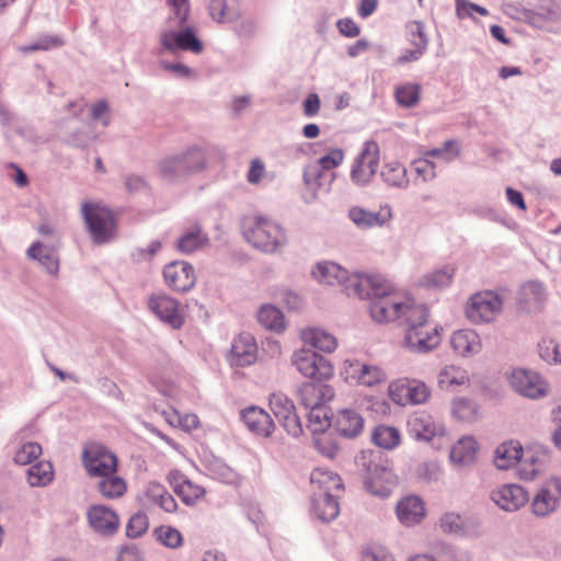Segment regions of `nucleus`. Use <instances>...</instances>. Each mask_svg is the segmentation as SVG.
<instances>
[{"mask_svg":"<svg viewBox=\"0 0 561 561\" xmlns=\"http://www.w3.org/2000/svg\"><path fill=\"white\" fill-rule=\"evenodd\" d=\"M398 477L389 461L378 457L369 462L365 477V486L376 496L388 497L398 486Z\"/></svg>","mask_w":561,"mask_h":561,"instance_id":"0eeeda50","label":"nucleus"},{"mask_svg":"<svg viewBox=\"0 0 561 561\" xmlns=\"http://www.w3.org/2000/svg\"><path fill=\"white\" fill-rule=\"evenodd\" d=\"M508 380L512 388L524 397L537 399L548 393L547 382L535 371L517 368Z\"/></svg>","mask_w":561,"mask_h":561,"instance_id":"f3484780","label":"nucleus"},{"mask_svg":"<svg viewBox=\"0 0 561 561\" xmlns=\"http://www.w3.org/2000/svg\"><path fill=\"white\" fill-rule=\"evenodd\" d=\"M159 541L169 548H179L183 543L181 533L171 526H161L157 529Z\"/></svg>","mask_w":561,"mask_h":561,"instance_id":"680f3d73","label":"nucleus"},{"mask_svg":"<svg viewBox=\"0 0 561 561\" xmlns=\"http://www.w3.org/2000/svg\"><path fill=\"white\" fill-rule=\"evenodd\" d=\"M403 323L405 324L404 341L410 350L428 352L439 345L440 333L437 325L430 321V312L424 305L416 302Z\"/></svg>","mask_w":561,"mask_h":561,"instance_id":"f257e3e1","label":"nucleus"},{"mask_svg":"<svg viewBox=\"0 0 561 561\" xmlns=\"http://www.w3.org/2000/svg\"><path fill=\"white\" fill-rule=\"evenodd\" d=\"M345 381L363 387H375L387 380L386 371L375 365H368L358 359H346L341 371Z\"/></svg>","mask_w":561,"mask_h":561,"instance_id":"4468645a","label":"nucleus"},{"mask_svg":"<svg viewBox=\"0 0 561 561\" xmlns=\"http://www.w3.org/2000/svg\"><path fill=\"white\" fill-rule=\"evenodd\" d=\"M439 527L447 534H460L465 528L463 518L459 514L446 513L440 517Z\"/></svg>","mask_w":561,"mask_h":561,"instance_id":"e2e57ef3","label":"nucleus"},{"mask_svg":"<svg viewBox=\"0 0 561 561\" xmlns=\"http://www.w3.org/2000/svg\"><path fill=\"white\" fill-rule=\"evenodd\" d=\"M81 214L95 243H106L114 238L116 221L107 207L88 202L82 204Z\"/></svg>","mask_w":561,"mask_h":561,"instance_id":"7ed1b4c3","label":"nucleus"},{"mask_svg":"<svg viewBox=\"0 0 561 561\" xmlns=\"http://www.w3.org/2000/svg\"><path fill=\"white\" fill-rule=\"evenodd\" d=\"M400 433L396 427L379 425L373 433L374 443L385 449H392L400 444Z\"/></svg>","mask_w":561,"mask_h":561,"instance_id":"8fccbe9b","label":"nucleus"},{"mask_svg":"<svg viewBox=\"0 0 561 561\" xmlns=\"http://www.w3.org/2000/svg\"><path fill=\"white\" fill-rule=\"evenodd\" d=\"M469 380L467 370L455 365L445 366L437 376V385L440 390H454L467 385Z\"/></svg>","mask_w":561,"mask_h":561,"instance_id":"e433bc0d","label":"nucleus"},{"mask_svg":"<svg viewBox=\"0 0 561 561\" xmlns=\"http://www.w3.org/2000/svg\"><path fill=\"white\" fill-rule=\"evenodd\" d=\"M42 455V446L37 443H25L15 453L14 461L18 465L26 466Z\"/></svg>","mask_w":561,"mask_h":561,"instance_id":"6e6d98bb","label":"nucleus"},{"mask_svg":"<svg viewBox=\"0 0 561 561\" xmlns=\"http://www.w3.org/2000/svg\"><path fill=\"white\" fill-rule=\"evenodd\" d=\"M460 147L455 140H447L444 142L442 148L432 149L426 151L424 156L428 159L430 157L440 158L445 161H451L459 156Z\"/></svg>","mask_w":561,"mask_h":561,"instance_id":"052dcab7","label":"nucleus"},{"mask_svg":"<svg viewBox=\"0 0 561 561\" xmlns=\"http://www.w3.org/2000/svg\"><path fill=\"white\" fill-rule=\"evenodd\" d=\"M310 482L316 489L320 491V494H339L343 490L340 476L323 468H316L311 472Z\"/></svg>","mask_w":561,"mask_h":561,"instance_id":"f704fd0d","label":"nucleus"},{"mask_svg":"<svg viewBox=\"0 0 561 561\" xmlns=\"http://www.w3.org/2000/svg\"><path fill=\"white\" fill-rule=\"evenodd\" d=\"M149 528V520L146 514L136 513L134 514L126 526V534L130 538H138L146 534Z\"/></svg>","mask_w":561,"mask_h":561,"instance_id":"bf43d9fd","label":"nucleus"},{"mask_svg":"<svg viewBox=\"0 0 561 561\" xmlns=\"http://www.w3.org/2000/svg\"><path fill=\"white\" fill-rule=\"evenodd\" d=\"M163 278L169 288L185 293L191 290L197 280L195 268L185 261H174L163 268Z\"/></svg>","mask_w":561,"mask_h":561,"instance_id":"a211bd4d","label":"nucleus"},{"mask_svg":"<svg viewBox=\"0 0 561 561\" xmlns=\"http://www.w3.org/2000/svg\"><path fill=\"white\" fill-rule=\"evenodd\" d=\"M207 242V236L202 232L198 226H195L178 239L176 249L184 254H190L204 248Z\"/></svg>","mask_w":561,"mask_h":561,"instance_id":"ea45409f","label":"nucleus"},{"mask_svg":"<svg viewBox=\"0 0 561 561\" xmlns=\"http://www.w3.org/2000/svg\"><path fill=\"white\" fill-rule=\"evenodd\" d=\"M290 362L305 378L318 382L330 380L334 375V368L331 362L309 348L295 351Z\"/></svg>","mask_w":561,"mask_h":561,"instance_id":"39448f33","label":"nucleus"},{"mask_svg":"<svg viewBox=\"0 0 561 561\" xmlns=\"http://www.w3.org/2000/svg\"><path fill=\"white\" fill-rule=\"evenodd\" d=\"M54 479V469L50 462L39 461L27 471V481L32 486H45Z\"/></svg>","mask_w":561,"mask_h":561,"instance_id":"de8ad7c7","label":"nucleus"},{"mask_svg":"<svg viewBox=\"0 0 561 561\" xmlns=\"http://www.w3.org/2000/svg\"><path fill=\"white\" fill-rule=\"evenodd\" d=\"M138 500L147 508L159 507L165 513H174L179 505L173 495L160 482L149 481L145 484Z\"/></svg>","mask_w":561,"mask_h":561,"instance_id":"412c9836","label":"nucleus"},{"mask_svg":"<svg viewBox=\"0 0 561 561\" xmlns=\"http://www.w3.org/2000/svg\"><path fill=\"white\" fill-rule=\"evenodd\" d=\"M87 517L90 526L104 535H112L119 527L118 515L105 505H92L87 512Z\"/></svg>","mask_w":561,"mask_h":561,"instance_id":"b1692460","label":"nucleus"},{"mask_svg":"<svg viewBox=\"0 0 561 561\" xmlns=\"http://www.w3.org/2000/svg\"><path fill=\"white\" fill-rule=\"evenodd\" d=\"M332 397V388L323 383L305 382L299 389V399L307 409L324 405Z\"/></svg>","mask_w":561,"mask_h":561,"instance_id":"cd10ccee","label":"nucleus"},{"mask_svg":"<svg viewBox=\"0 0 561 561\" xmlns=\"http://www.w3.org/2000/svg\"><path fill=\"white\" fill-rule=\"evenodd\" d=\"M170 15L168 18L169 27L184 26L188 23L190 1L188 0H168Z\"/></svg>","mask_w":561,"mask_h":561,"instance_id":"09e8293b","label":"nucleus"},{"mask_svg":"<svg viewBox=\"0 0 561 561\" xmlns=\"http://www.w3.org/2000/svg\"><path fill=\"white\" fill-rule=\"evenodd\" d=\"M337 496L339 494L336 493H328L319 494L314 499V512L321 520L331 522L337 517L340 513Z\"/></svg>","mask_w":561,"mask_h":561,"instance_id":"58836bf2","label":"nucleus"},{"mask_svg":"<svg viewBox=\"0 0 561 561\" xmlns=\"http://www.w3.org/2000/svg\"><path fill=\"white\" fill-rule=\"evenodd\" d=\"M539 354L548 363H561V344L552 339H543L539 343Z\"/></svg>","mask_w":561,"mask_h":561,"instance_id":"4d7b16f0","label":"nucleus"},{"mask_svg":"<svg viewBox=\"0 0 561 561\" xmlns=\"http://www.w3.org/2000/svg\"><path fill=\"white\" fill-rule=\"evenodd\" d=\"M407 28L410 34V41L413 47H417L425 50L427 46V39L424 34L423 24L417 21H412L407 25Z\"/></svg>","mask_w":561,"mask_h":561,"instance_id":"338daca9","label":"nucleus"},{"mask_svg":"<svg viewBox=\"0 0 561 561\" xmlns=\"http://www.w3.org/2000/svg\"><path fill=\"white\" fill-rule=\"evenodd\" d=\"M178 157L181 161L180 168H182L184 176L198 172L206 165L205 153L198 148H191Z\"/></svg>","mask_w":561,"mask_h":561,"instance_id":"c03bdc74","label":"nucleus"},{"mask_svg":"<svg viewBox=\"0 0 561 561\" xmlns=\"http://www.w3.org/2000/svg\"><path fill=\"white\" fill-rule=\"evenodd\" d=\"M451 414L459 421L471 422L477 419V405L467 399L457 398L451 403Z\"/></svg>","mask_w":561,"mask_h":561,"instance_id":"603ef678","label":"nucleus"},{"mask_svg":"<svg viewBox=\"0 0 561 561\" xmlns=\"http://www.w3.org/2000/svg\"><path fill=\"white\" fill-rule=\"evenodd\" d=\"M31 259L37 260L50 274H56L59 268V262L53 249L36 242L27 250Z\"/></svg>","mask_w":561,"mask_h":561,"instance_id":"a19ab883","label":"nucleus"},{"mask_svg":"<svg viewBox=\"0 0 561 561\" xmlns=\"http://www.w3.org/2000/svg\"><path fill=\"white\" fill-rule=\"evenodd\" d=\"M478 449L474 438L462 437L453 446L450 459L459 465L472 463L477 458Z\"/></svg>","mask_w":561,"mask_h":561,"instance_id":"4c0bfd02","label":"nucleus"},{"mask_svg":"<svg viewBox=\"0 0 561 561\" xmlns=\"http://www.w3.org/2000/svg\"><path fill=\"white\" fill-rule=\"evenodd\" d=\"M428 385L420 379L399 378L388 387L389 399L401 407L425 404L431 398Z\"/></svg>","mask_w":561,"mask_h":561,"instance_id":"20e7f679","label":"nucleus"},{"mask_svg":"<svg viewBox=\"0 0 561 561\" xmlns=\"http://www.w3.org/2000/svg\"><path fill=\"white\" fill-rule=\"evenodd\" d=\"M309 422L313 426V432L324 431L329 425L328 411L324 405L309 409Z\"/></svg>","mask_w":561,"mask_h":561,"instance_id":"69168bd1","label":"nucleus"},{"mask_svg":"<svg viewBox=\"0 0 561 561\" xmlns=\"http://www.w3.org/2000/svg\"><path fill=\"white\" fill-rule=\"evenodd\" d=\"M421 85L415 83H405L396 89L397 102L405 107H412L420 101Z\"/></svg>","mask_w":561,"mask_h":561,"instance_id":"864d4df0","label":"nucleus"},{"mask_svg":"<svg viewBox=\"0 0 561 561\" xmlns=\"http://www.w3.org/2000/svg\"><path fill=\"white\" fill-rule=\"evenodd\" d=\"M257 347L250 334H240L233 340L229 360L231 365L244 367L256 359Z\"/></svg>","mask_w":561,"mask_h":561,"instance_id":"a878e982","label":"nucleus"},{"mask_svg":"<svg viewBox=\"0 0 561 561\" xmlns=\"http://www.w3.org/2000/svg\"><path fill=\"white\" fill-rule=\"evenodd\" d=\"M519 461L518 473L523 480H534L545 469V460L540 456L531 455Z\"/></svg>","mask_w":561,"mask_h":561,"instance_id":"3c124183","label":"nucleus"},{"mask_svg":"<svg viewBox=\"0 0 561 561\" xmlns=\"http://www.w3.org/2000/svg\"><path fill=\"white\" fill-rule=\"evenodd\" d=\"M82 463L90 477H107L116 473L117 458L105 446L87 444L82 451Z\"/></svg>","mask_w":561,"mask_h":561,"instance_id":"9d476101","label":"nucleus"},{"mask_svg":"<svg viewBox=\"0 0 561 561\" xmlns=\"http://www.w3.org/2000/svg\"><path fill=\"white\" fill-rule=\"evenodd\" d=\"M416 301L409 297H403L397 293H392L373 300L370 304L371 318L377 322H390L401 320L402 322L410 313V309L414 308Z\"/></svg>","mask_w":561,"mask_h":561,"instance_id":"423d86ee","label":"nucleus"},{"mask_svg":"<svg viewBox=\"0 0 561 561\" xmlns=\"http://www.w3.org/2000/svg\"><path fill=\"white\" fill-rule=\"evenodd\" d=\"M245 239L263 252L273 253L285 245L287 239L283 228L270 218L256 216L244 231Z\"/></svg>","mask_w":561,"mask_h":561,"instance_id":"f03ea898","label":"nucleus"},{"mask_svg":"<svg viewBox=\"0 0 561 561\" xmlns=\"http://www.w3.org/2000/svg\"><path fill=\"white\" fill-rule=\"evenodd\" d=\"M450 344L460 356H470L479 353L481 341L477 332L469 329L458 330L453 333Z\"/></svg>","mask_w":561,"mask_h":561,"instance_id":"2f4dec72","label":"nucleus"},{"mask_svg":"<svg viewBox=\"0 0 561 561\" xmlns=\"http://www.w3.org/2000/svg\"><path fill=\"white\" fill-rule=\"evenodd\" d=\"M561 502V479L550 478L535 494L530 510L537 517H547L557 511Z\"/></svg>","mask_w":561,"mask_h":561,"instance_id":"dca6fc26","label":"nucleus"},{"mask_svg":"<svg viewBox=\"0 0 561 561\" xmlns=\"http://www.w3.org/2000/svg\"><path fill=\"white\" fill-rule=\"evenodd\" d=\"M523 447L517 440H508L495 449L494 463L499 469L506 470L522 460Z\"/></svg>","mask_w":561,"mask_h":561,"instance_id":"72a5a7b5","label":"nucleus"},{"mask_svg":"<svg viewBox=\"0 0 561 561\" xmlns=\"http://www.w3.org/2000/svg\"><path fill=\"white\" fill-rule=\"evenodd\" d=\"M168 421L171 425L181 427L186 432L194 431L199 427V420L196 414H180L178 411L169 413Z\"/></svg>","mask_w":561,"mask_h":561,"instance_id":"13d9d810","label":"nucleus"},{"mask_svg":"<svg viewBox=\"0 0 561 561\" xmlns=\"http://www.w3.org/2000/svg\"><path fill=\"white\" fill-rule=\"evenodd\" d=\"M502 310V299L493 291H480L470 297L466 316L472 323L490 322Z\"/></svg>","mask_w":561,"mask_h":561,"instance_id":"f8f14e48","label":"nucleus"},{"mask_svg":"<svg viewBox=\"0 0 561 561\" xmlns=\"http://www.w3.org/2000/svg\"><path fill=\"white\" fill-rule=\"evenodd\" d=\"M180 165L181 161L178 156L167 157L159 163V173L167 181L184 178Z\"/></svg>","mask_w":561,"mask_h":561,"instance_id":"5fc2aeb1","label":"nucleus"},{"mask_svg":"<svg viewBox=\"0 0 561 561\" xmlns=\"http://www.w3.org/2000/svg\"><path fill=\"white\" fill-rule=\"evenodd\" d=\"M300 336L305 343L324 353H332L337 347L335 336L318 328L304 329L300 332Z\"/></svg>","mask_w":561,"mask_h":561,"instance_id":"c9c22d12","label":"nucleus"},{"mask_svg":"<svg viewBox=\"0 0 561 561\" xmlns=\"http://www.w3.org/2000/svg\"><path fill=\"white\" fill-rule=\"evenodd\" d=\"M380 162V148L374 140L364 142L360 152L354 159L350 176L357 186H366L374 180Z\"/></svg>","mask_w":561,"mask_h":561,"instance_id":"6e6552de","label":"nucleus"},{"mask_svg":"<svg viewBox=\"0 0 561 561\" xmlns=\"http://www.w3.org/2000/svg\"><path fill=\"white\" fill-rule=\"evenodd\" d=\"M160 44L170 53L184 50L201 54L204 49L202 41L196 36L195 28L191 24L169 27L161 33Z\"/></svg>","mask_w":561,"mask_h":561,"instance_id":"9b49d317","label":"nucleus"},{"mask_svg":"<svg viewBox=\"0 0 561 561\" xmlns=\"http://www.w3.org/2000/svg\"><path fill=\"white\" fill-rule=\"evenodd\" d=\"M380 174L382 180L390 186L402 188L409 184L407 170L398 161L386 162Z\"/></svg>","mask_w":561,"mask_h":561,"instance_id":"79ce46f5","label":"nucleus"},{"mask_svg":"<svg viewBox=\"0 0 561 561\" xmlns=\"http://www.w3.org/2000/svg\"><path fill=\"white\" fill-rule=\"evenodd\" d=\"M165 480L173 489L174 493L187 506L198 504L204 501L207 495V490L204 485L190 479L179 469H171Z\"/></svg>","mask_w":561,"mask_h":561,"instance_id":"2eb2a0df","label":"nucleus"},{"mask_svg":"<svg viewBox=\"0 0 561 561\" xmlns=\"http://www.w3.org/2000/svg\"><path fill=\"white\" fill-rule=\"evenodd\" d=\"M245 426L254 434L268 437L274 428V422L270 414L259 407H249L241 412Z\"/></svg>","mask_w":561,"mask_h":561,"instance_id":"393cba45","label":"nucleus"},{"mask_svg":"<svg viewBox=\"0 0 561 561\" xmlns=\"http://www.w3.org/2000/svg\"><path fill=\"white\" fill-rule=\"evenodd\" d=\"M348 218L358 228L370 229L389 225L393 218V213L389 205L380 206L377 211L354 206L348 210Z\"/></svg>","mask_w":561,"mask_h":561,"instance_id":"4be33fe9","label":"nucleus"},{"mask_svg":"<svg viewBox=\"0 0 561 561\" xmlns=\"http://www.w3.org/2000/svg\"><path fill=\"white\" fill-rule=\"evenodd\" d=\"M397 516L407 526L419 524L425 517L423 501L412 495L402 499L397 504Z\"/></svg>","mask_w":561,"mask_h":561,"instance_id":"c85d7f7f","label":"nucleus"},{"mask_svg":"<svg viewBox=\"0 0 561 561\" xmlns=\"http://www.w3.org/2000/svg\"><path fill=\"white\" fill-rule=\"evenodd\" d=\"M148 307L161 321L174 329L181 328L184 323V316L179 301L168 294L152 295L148 300Z\"/></svg>","mask_w":561,"mask_h":561,"instance_id":"aec40b11","label":"nucleus"},{"mask_svg":"<svg viewBox=\"0 0 561 561\" xmlns=\"http://www.w3.org/2000/svg\"><path fill=\"white\" fill-rule=\"evenodd\" d=\"M453 274V272L447 270L435 271L424 277L423 284L427 288L446 287L450 284Z\"/></svg>","mask_w":561,"mask_h":561,"instance_id":"0e129e2a","label":"nucleus"},{"mask_svg":"<svg viewBox=\"0 0 561 561\" xmlns=\"http://www.w3.org/2000/svg\"><path fill=\"white\" fill-rule=\"evenodd\" d=\"M492 501L502 510L515 512L528 502V493L517 484H503L491 493Z\"/></svg>","mask_w":561,"mask_h":561,"instance_id":"5701e85b","label":"nucleus"},{"mask_svg":"<svg viewBox=\"0 0 561 561\" xmlns=\"http://www.w3.org/2000/svg\"><path fill=\"white\" fill-rule=\"evenodd\" d=\"M208 11L210 18L221 24L233 23L241 18L237 0H210Z\"/></svg>","mask_w":561,"mask_h":561,"instance_id":"473e14b6","label":"nucleus"},{"mask_svg":"<svg viewBox=\"0 0 561 561\" xmlns=\"http://www.w3.org/2000/svg\"><path fill=\"white\" fill-rule=\"evenodd\" d=\"M98 484L99 492L106 499H117L123 496L127 491V483L124 479L115 476L100 477Z\"/></svg>","mask_w":561,"mask_h":561,"instance_id":"49530a36","label":"nucleus"},{"mask_svg":"<svg viewBox=\"0 0 561 561\" xmlns=\"http://www.w3.org/2000/svg\"><path fill=\"white\" fill-rule=\"evenodd\" d=\"M408 427L411 435L422 440H431L443 432V427L425 413L412 415L408 422Z\"/></svg>","mask_w":561,"mask_h":561,"instance_id":"bb28decb","label":"nucleus"},{"mask_svg":"<svg viewBox=\"0 0 561 561\" xmlns=\"http://www.w3.org/2000/svg\"><path fill=\"white\" fill-rule=\"evenodd\" d=\"M543 300V287L536 282L523 285L520 289V305L528 311L537 310Z\"/></svg>","mask_w":561,"mask_h":561,"instance_id":"37998d69","label":"nucleus"},{"mask_svg":"<svg viewBox=\"0 0 561 561\" xmlns=\"http://www.w3.org/2000/svg\"><path fill=\"white\" fill-rule=\"evenodd\" d=\"M518 13V19L530 26L548 28L561 20V5L556 0H528Z\"/></svg>","mask_w":561,"mask_h":561,"instance_id":"1a4fd4ad","label":"nucleus"},{"mask_svg":"<svg viewBox=\"0 0 561 561\" xmlns=\"http://www.w3.org/2000/svg\"><path fill=\"white\" fill-rule=\"evenodd\" d=\"M312 275L321 284H344L345 287L350 285L352 276L345 268L332 262L318 263L312 270Z\"/></svg>","mask_w":561,"mask_h":561,"instance_id":"c756f323","label":"nucleus"},{"mask_svg":"<svg viewBox=\"0 0 561 561\" xmlns=\"http://www.w3.org/2000/svg\"><path fill=\"white\" fill-rule=\"evenodd\" d=\"M336 431L345 437H356L364 428V419L353 409H343L335 415Z\"/></svg>","mask_w":561,"mask_h":561,"instance_id":"7c9ffc66","label":"nucleus"},{"mask_svg":"<svg viewBox=\"0 0 561 561\" xmlns=\"http://www.w3.org/2000/svg\"><path fill=\"white\" fill-rule=\"evenodd\" d=\"M413 169L423 181H431L436 176L435 164L425 156L413 161Z\"/></svg>","mask_w":561,"mask_h":561,"instance_id":"774afa93","label":"nucleus"},{"mask_svg":"<svg viewBox=\"0 0 561 561\" xmlns=\"http://www.w3.org/2000/svg\"><path fill=\"white\" fill-rule=\"evenodd\" d=\"M346 290L371 301L394 293L392 285L379 274H353Z\"/></svg>","mask_w":561,"mask_h":561,"instance_id":"ddd939ff","label":"nucleus"},{"mask_svg":"<svg viewBox=\"0 0 561 561\" xmlns=\"http://www.w3.org/2000/svg\"><path fill=\"white\" fill-rule=\"evenodd\" d=\"M257 320L268 330L279 332L285 329V318L283 312L272 305L261 307L257 313Z\"/></svg>","mask_w":561,"mask_h":561,"instance_id":"a18cd8bd","label":"nucleus"},{"mask_svg":"<svg viewBox=\"0 0 561 561\" xmlns=\"http://www.w3.org/2000/svg\"><path fill=\"white\" fill-rule=\"evenodd\" d=\"M270 408L285 431L298 436L302 433V426L291 400L283 393H273L270 397Z\"/></svg>","mask_w":561,"mask_h":561,"instance_id":"6ab92c4d","label":"nucleus"}]
</instances>
